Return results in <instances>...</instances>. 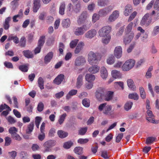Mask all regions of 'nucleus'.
<instances>
[{
	"label": "nucleus",
	"instance_id": "42",
	"mask_svg": "<svg viewBox=\"0 0 159 159\" xmlns=\"http://www.w3.org/2000/svg\"><path fill=\"white\" fill-rule=\"evenodd\" d=\"M70 19L68 18L63 20L62 23V25L64 28H67L69 27Z\"/></svg>",
	"mask_w": 159,
	"mask_h": 159
},
{
	"label": "nucleus",
	"instance_id": "4",
	"mask_svg": "<svg viewBox=\"0 0 159 159\" xmlns=\"http://www.w3.org/2000/svg\"><path fill=\"white\" fill-rule=\"evenodd\" d=\"M111 29V26L109 25L103 26L98 30V35L100 37L110 35Z\"/></svg>",
	"mask_w": 159,
	"mask_h": 159
},
{
	"label": "nucleus",
	"instance_id": "11",
	"mask_svg": "<svg viewBox=\"0 0 159 159\" xmlns=\"http://www.w3.org/2000/svg\"><path fill=\"white\" fill-rule=\"evenodd\" d=\"M134 36L133 32L130 33L129 34H126L125 35L123 39V42L125 45L129 43L133 39Z\"/></svg>",
	"mask_w": 159,
	"mask_h": 159
},
{
	"label": "nucleus",
	"instance_id": "60",
	"mask_svg": "<svg viewBox=\"0 0 159 159\" xmlns=\"http://www.w3.org/2000/svg\"><path fill=\"white\" fill-rule=\"evenodd\" d=\"M8 122L11 124H13L16 123V120L11 116H9L6 118Z\"/></svg>",
	"mask_w": 159,
	"mask_h": 159
},
{
	"label": "nucleus",
	"instance_id": "32",
	"mask_svg": "<svg viewBox=\"0 0 159 159\" xmlns=\"http://www.w3.org/2000/svg\"><path fill=\"white\" fill-rule=\"evenodd\" d=\"M127 85L128 87L133 90L135 89V87L134 84V82L133 80L131 79H129L127 81Z\"/></svg>",
	"mask_w": 159,
	"mask_h": 159
},
{
	"label": "nucleus",
	"instance_id": "8",
	"mask_svg": "<svg viewBox=\"0 0 159 159\" xmlns=\"http://www.w3.org/2000/svg\"><path fill=\"white\" fill-rule=\"evenodd\" d=\"M87 14L86 12H83L77 20V22L79 25L83 23H86L87 21L86 19L87 18Z\"/></svg>",
	"mask_w": 159,
	"mask_h": 159
},
{
	"label": "nucleus",
	"instance_id": "36",
	"mask_svg": "<svg viewBox=\"0 0 159 159\" xmlns=\"http://www.w3.org/2000/svg\"><path fill=\"white\" fill-rule=\"evenodd\" d=\"M74 151L75 153L78 155H81L83 152V148L80 147H75L74 149Z\"/></svg>",
	"mask_w": 159,
	"mask_h": 159
},
{
	"label": "nucleus",
	"instance_id": "27",
	"mask_svg": "<svg viewBox=\"0 0 159 159\" xmlns=\"http://www.w3.org/2000/svg\"><path fill=\"white\" fill-rule=\"evenodd\" d=\"M102 37V43L104 44H107L111 40V36L110 35Z\"/></svg>",
	"mask_w": 159,
	"mask_h": 159
},
{
	"label": "nucleus",
	"instance_id": "34",
	"mask_svg": "<svg viewBox=\"0 0 159 159\" xmlns=\"http://www.w3.org/2000/svg\"><path fill=\"white\" fill-rule=\"evenodd\" d=\"M45 36H42L40 37L38 43V46L42 47L45 43Z\"/></svg>",
	"mask_w": 159,
	"mask_h": 159
},
{
	"label": "nucleus",
	"instance_id": "39",
	"mask_svg": "<svg viewBox=\"0 0 159 159\" xmlns=\"http://www.w3.org/2000/svg\"><path fill=\"white\" fill-rule=\"evenodd\" d=\"M66 116V114L64 113L59 116L58 120V122L60 125H61L63 124Z\"/></svg>",
	"mask_w": 159,
	"mask_h": 159
},
{
	"label": "nucleus",
	"instance_id": "19",
	"mask_svg": "<svg viewBox=\"0 0 159 159\" xmlns=\"http://www.w3.org/2000/svg\"><path fill=\"white\" fill-rule=\"evenodd\" d=\"M53 57V53L51 52L48 53L45 57L44 62L45 63L47 64L49 63Z\"/></svg>",
	"mask_w": 159,
	"mask_h": 159
},
{
	"label": "nucleus",
	"instance_id": "30",
	"mask_svg": "<svg viewBox=\"0 0 159 159\" xmlns=\"http://www.w3.org/2000/svg\"><path fill=\"white\" fill-rule=\"evenodd\" d=\"M115 56L111 55L109 56L107 59V63L109 65H112L115 62Z\"/></svg>",
	"mask_w": 159,
	"mask_h": 159
},
{
	"label": "nucleus",
	"instance_id": "24",
	"mask_svg": "<svg viewBox=\"0 0 159 159\" xmlns=\"http://www.w3.org/2000/svg\"><path fill=\"white\" fill-rule=\"evenodd\" d=\"M132 11V8L130 5H128L125 7V10L124 11V14L126 16H128Z\"/></svg>",
	"mask_w": 159,
	"mask_h": 159
},
{
	"label": "nucleus",
	"instance_id": "63",
	"mask_svg": "<svg viewBox=\"0 0 159 159\" xmlns=\"http://www.w3.org/2000/svg\"><path fill=\"white\" fill-rule=\"evenodd\" d=\"M37 110L39 112L42 111L44 108V105L42 102H39L37 106Z\"/></svg>",
	"mask_w": 159,
	"mask_h": 159
},
{
	"label": "nucleus",
	"instance_id": "59",
	"mask_svg": "<svg viewBox=\"0 0 159 159\" xmlns=\"http://www.w3.org/2000/svg\"><path fill=\"white\" fill-rule=\"evenodd\" d=\"M154 0H151L146 6V9L148 10H150L152 7V6L154 4Z\"/></svg>",
	"mask_w": 159,
	"mask_h": 159
},
{
	"label": "nucleus",
	"instance_id": "62",
	"mask_svg": "<svg viewBox=\"0 0 159 159\" xmlns=\"http://www.w3.org/2000/svg\"><path fill=\"white\" fill-rule=\"evenodd\" d=\"M56 133V130L53 128H52L49 131L48 136L50 137H52L54 136Z\"/></svg>",
	"mask_w": 159,
	"mask_h": 159
},
{
	"label": "nucleus",
	"instance_id": "50",
	"mask_svg": "<svg viewBox=\"0 0 159 159\" xmlns=\"http://www.w3.org/2000/svg\"><path fill=\"white\" fill-rule=\"evenodd\" d=\"M79 40L78 39H75L70 42V48H75L78 43Z\"/></svg>",
	"mask_w": 159,
	"mask_h": 159
},
{
	"label": "nucleus",
	"instance_id": "52",
	"mask_svg": "<svg viewBox=\"0 0 159 159\" xmlns=\"http://www.w3.org/2000/svg\"><path fill=\"white\" fill-rule=\"evenodd\" d=\"M20 46L21 47H25L26 44V39L24 36L22 37L20 41Z\"/></svg>",
	"mask_w": 159,
	"mask_h": 159
},
{
	"label": "nucleus",
	"instance_id": "61",
	"mask_svg": "<svg viewBox=\"0 0 159 159\" xmlns=\"http://www.w3.org/2000/svg\"><path fill=\"white\" fill-rule=\"evenodd\" d=\"M108 14L105 8L100 10L99 11V14L101 16H106Z\"/></svg>",
	"mask_w": 159,
	"mask_h": 159
},
{
	"label": "nucleus",
	"instance_id": "37",
	"mask_svg": "<svg viewBox=\"0 0 159 159\" xmlns=\"http://www.w3.org/2000/svg\"><path fill=\"white\" fill-rule=\"evenodd\" d=\"M108 0H98V4L101 7H103L107 5L108 3Z\"/></svg>",
	"mask_w": 159,
	"mask_h": 159
},
{
	"label": "nucleus",
	"instance_id": "23",
	"mask_svg": "<svg viewBox=\"0 0 159 159\" xmlns=\"http://www.w3.org/2000/svg\"><path fill=\"white\" fill-rule=\"evenodd\" d=\"M112 77L115 79H118L121 78V74L120 72L116 70H113L111 72Z\"/></svg>",
	"mask_w": 159,
	"mask_h": 159
},
{
	"label": "nucleus",
	"instance_id": "29",
	"mask_svg": "<svg viewBox=\"0 0 159 159\" xmlns=\"http://www.w3.org/2000/svg\"><path fill=\"white\" fill-rule=\"evenodd\" d=\"M57 134L59 137L61 139H63L66 137L68 135V134L67 132L62 130H58Z\"/></svg>",
	"mask_w": 159,
	"mask_h": 159
},
{
	"label": "nucleus",
	"instance_id": "49",
	"mask_svg": "<svg viewBox=\"0 0 159 159\" xmlns=\"http://www.w3.org/2000/svg\"><path fill=\"white\" fill-rule=\"evenodd\" d=\"M129 98L130 99H133L134 100H137L139 99V96L136 93H134L129 94Z\"/></svg>",
	"mask_w": 159,
	"mask_h": 159
},
{
	"label": "nucleus",
	"instance_id": "28",
	"mask_svg": "<svg viewBox=\"0 0 159 159\" xmlns=\"http://www.w3.org/2000/svg\"><path fill=\"white\" fill-rule=\"evenodd\" d=\"M34 122L33 121L30 122L27 126V127L26 129V133L28 134H30L32 132L34 129Z\"/></svg>",
	"mask_w": 159,
	"mask_h": 159
},
{
	"label": "nucleus",
	"instance_id": "57",
	"mask_svg": "<svg viewBox=\"0 0 159 159\" xmlns=\"http://www.w3.org/2000/svg\"><path fill=\"white\" fill-rule=\"evenodd\" d=\"M5 146H7L9 145L11 143V138L7 136L5 138Z\"/></svg>",
	"mask_w": 159,
	"mask_h": 159
},
{
	"label": "nucleus",
	"instance_id": "35",
	"mask_svg": "<svg viewBox=\"0 0 159 159\" xmlns=\"http://www.w3.org/2000/svg\"><path fill=\"white\" fill-rule=\"evenodd\" d=\"M159 34V26L157 25L154 26L152 32V36H155Z\"/></svg>",
	"mask_w": 159,
	"mask_h": 159
},
{
	"label": "nucleus",
	"instance_id": "5",
	"mask_svg": "<svg viewBox=\"0 0 159 159\" xmlns=\"http://www.w3.org/2000/svg\"><path fill=\"white\" fill-rule=\"evenodd\" d=\"M105 93V90L104 89L102 88L98 89L96 92V97L97 100L101 101L103 99Z\"/></svg>",
	"mask_w": 159,
	"mask_h": 159
},
{
	"label": "nucleus",
	"instance_id": "38",
	"mask_svg": "<svg viewBox=\"0 0 159 159\" xmlns=\"http://www.w3.org/2000/svg\"><path fill=\"white\" fill-rule=\"evenodd\" d=\"M153 69L152 66H150L148 69V70L146 73V77L147 79L150 78L152 77L151 71Z\"/></svg>",
	"mask_w": 159,
	"mask_h": 159
},
{
	"label": "nucleus",
	"instance_id": "20",
	"mask_svg": "<svg viewBox=\"0 0 159 159\" xmlns=\"http://www.w3.org/2000/svg\"><path fill=\"white\" fill-rule=\"evenodd\" d=\"M40 0H34V6L33 11L34 12H37L38 10L40 7Z\"/></svg>",
	"mask_w": 159,
	"mask_h": 159
},
{
	"label": "nucleus",
	"instance_id": "64",
	"mask_svg": "<svg viewBox=\"0 0 159 159\" xmlns=\"http://www.w3.org/2000/svg\"><path fill=\"white\" fill-rule=\"evenodd\" d=\"M89 141L88 139H80L78 140V142L81 144H84L87 143Z\"/></svg>",
	"mask_w": 159,
	"mask_h": 159
},
{
	"label": "nucleus",
	"instance_id": "9",
	"mask_svg": "<svg viewBox=\"0 0 159 159\" xmlns=\"http://www.w3.org/2000/svg\"><path fill=\"white\" fill-rule=\"evenodd\" d=\"M122 48L121 46H117L115 48L114 51V56L117 59L120 58L122 56Z\"/></svg>",
	"mask_w": 159,
	"mask_h": 159
},
{
	"label": "nucleus",
	"instance_id": "43",
	"mask_svg": "<svg viewBox=\"0 0 159 159\" xmlns=\"http://www.w3.org/2000/svg\"><path fill=\"white\" fill-rule=\"evenodd\" d=\"M19 69L21 71L26 72L28 71L29 68L26 65H21L19 66Z\"/></svg>",
	"mask_w": 159,
	"mask_h": 159
},
{
	"label": "nucleus",
	"instance_id": "10",
	"mask_svg": "<svg viewBox=\"0 0 159 159\" xmlns=\"http://www.w3.org/2000/svg\"><path fill=\"white\" fill-rule=\"evenodd\" d=\"M86 62V60L85 57L82 56H80L76 59L75 64L76 66H80L84 65Z\"/></svg>",
	"mask_w": 159,
	"mask_h": 159
},
{
	"label": "nucleus",
	"instance_id": "14",
	"mask_svg": "<svg viewBox=\"0 0 159 159\" xmlns=\"http://www.w3.org/2000/svg\"><path fill=\"white\" fill-rule=\"evenodd\" d=\"M99 70L100 67L97 65H93L88 69L89 72L93 74H96L98 72Z\"/></svg>",
	"mask_w": 159,
	"mask_h": 159
},
{
	"label": "nucleus",
	"instance_id": "21",
	"mask_svg": "<svg viewBox=\"0 0 159 159\" xmlns=\"http://www.w3.org/2000/svg\"><path fill=\"white\" fill-rule=\"evenodd\" d=\"M75 34L76 36L81 35H83L84 33V30L80 27H78L75 29L74 30Z\"/></svg>",
	"mask_w": 159,
	"mask_h": 159
},
{
	"label": "nucleus",
	"instance_id": "2",
	"mask_svg": "<svg viewBox=\"0 0 159 159\" xmlns=\"http://www.w3.org/2000/svg\"><path fill=\"white\" fill-rule=\"evenodd\" d=\"M112 107L106 103L101 104L98 107V109L100 111H102L105 115H111Z\"/></svg>",
	"mask_w": 159,
	"mask_h": 159
},
{
	"label": "nucleus",
	"instance_id": "33",
	"mask_svg": "<svg viewBox=\"0 0 159 159\" xmlns=\"http://www.w3.org/2000/svg\"><path fill=\"white\" fill-rule=\"evenodd\" d=\"M65 8V4L64 2L61 3L60 6L59 13L60 14L63 15L64 14V11Z\"/></svg>",
	"mask_w": 159,
	"mask_h": 159
},
{
	"label": "nucleus",
	"instance_id": "22",
	"mask_svg": "<svg viewBox=\"0 0 159 159\" xmlns=\"http://www.w3.org/2000/svg\"><path fill=\"white\" fill-rule=\"evenodd\" d=\"M113 92L111 91L108 92L106 94H104V99L105 101H109L111 100L113 96Z\"/></svg>",
	"mask_w": 159,
	"mask_h": 159
},
{
	"label": "nucleus",
	"instance_id": "18",
	"mask_svg": "<svg viewBox=\"0 0 159 159\" xmlns=\"http://www.w3.org/2000/svg\"><path fill=\"white\" fill-rule=\"evenodd\" d=\"M95 79V76L91 74L87 73L85 76V80L88 82L93 83Z\"/></svg>",
	"mask_w": 159,
	"mask_h": 159
},
{
	"label": "nucleus",
	"instance_id": "44",
	"mask_svg": "<svg viewBox=\"0 0 159 159\" xmlns=\"http://www.w3.org/2000/svg\"><path fill=\"white\" fill-rule=\"evenodd\" d=\"M133 105V103L132 102H127L125 105V109L126 111H129L131 109Z\"/></svg>",
	"mask_w": 159,
	"mask_h": 159
},
{
	"label": "nucleus",
	"instance_id": "48",
	"mask_svg": "<svg viewBox=\"0 0 159 159\" xmlns=\"http://www.w3.org/2000/svg\"><path fill=\"white\" fill-rule=\"evenodd\" d=\"M90 100L88 99L85 98L82 100V104L85 107H88L90 106Z\"/></svg>",
	"mask_w": 159,
	"mask_h": 159
},
{
	"label": "nucleus",
	"instance_id": "53",
	"mask_svg": "<svg viewBox=\"0 0 159 159\" xmlns=\"http://www.w3.org/2000/svg\"><path fill=\"white\" fill-rule=\"evenodd\" d=\"M8 39L9 40H13V42L16 44L19 42V39L16 36H11L9 37Z\"/></svg>",
	"mask_w": 159,
	"mask_h": 159
},
{
	"label": "nucleus",
	"instance_id": "3",
	"mask_svg": "<svg viewBox=\"0 0 159 159\" xmlns=\"http://www.w3.org/2000/svg\"><path fill=\"white\" fill-rule=\"evenodd\" d=\"M135 63L134 60L132 59H129L126 61L123 65L121 69L124 71H127L132 69Z\"/></svg>",
	"mask_w": 159,
	"mask_h": 159
},
{
	"label": "nucleus",
	"instance_id": "40",
	"mask_svg": "<svg viewBox=\"0 0 159 159\" xmlns=\"http://www.w3.org/2000/svg\"><path fill=\"white\" fill-rule=\"evenodd\" d=\"M38 84L39 86L41 89H43L44 87V81L43 79L41 77H39L38 80Z\"/></svg>",
	"mask_w": 159,
	"mask_h": 159
},
{
	"label": "nucleus",
	"instance_id": "16",
	"mask_svg": "<svg viewBox=\"0 0 159 159\" xmlns=\"http://www.w3.org/2000/svg\"><path fill=\"white\" fill-rule=\"evenodd\" d=\"M64 75L62 74L58 75L54 80V83L57 85H59L64 79Z\"/></svg>",
	"mask_w": 159,
	"mask_h": 159
},
{
	"label": "nucleus",
	"instance_id": "15",
	"mask_svg": "<svg viewBox=\"0 0 159 159\" xmlns=\"http://www.w3.org/2000/svg\"><path fill=\"white\" fill-rule=\"evenodd\" d=\"M84 46V42L80 41L79 42L76 47L75 50V53L78 54L80 53L83 49Z\"/></svg>",
	"mask_w": 159,
	"mask_h": 159
},
{
	"label": "nucleus",
	"instance_id": "55",
	"mask_svg": "<svg viewBox=\"0 0 159 159\" xmlns=\"http://www.w3.org/2000/svg\"><path fill=\"white\" fill-rule=\"evenodd\" d=\"M54 41V38L52 37L49 38L46 42L47 45L48 46H50L52 45Z\"/></svg>",
	"mask_w": 159,
	"mask_h": 159
},
{
	"label": "nucleus",
	"instance_id": "56",
	"mask_svg": "<svg viewBox=\"0 0 159 159\" xmlns=\"http://www.w3.org/2000/svg\"><path fill=\"white\" fill-rule=\"evenodd\" d=\"M99 16L100 15L97 13L94 14L92 16V21L93 22L95 23L98 20L99 18Z\"/></svg>",
	"mask_w": 159,
	"mask_h": 159
},
{
	"label": "nucleus",
	"instance_id": "26",
	"mask_svg": "<svg viewBox=\"0 0 159 159\" xmlns=\"http://www.w3.org/2000/svg\"><path fill=\"white\" fill-rule=\"evenodd\" d=\"M11 20V17L10 16L6 18L5 20V22L3 24V27L5 30L8 29L10 27L9 22Z\"/></svg>",
	"mask_w": 159,
	"mask_h": 159
},
{
	"label": "nucleus",
	"instance_id": "13",
	"mask_svg": "<svg viewBox=\"0 0 159 159\" xmlns=\"http://www.w3.org/2000/svg\"><path fill=\"white\" fill-rule=\"evenodd\" d=\"M119 16V13L118 11H115L109 16L108 21L110 22L114 21Z\"/></svg>",
	"mask_w": 159,
	"mask_h": 159
},
{
	"label": "nucleus",
	"instance_id": "58",
	"mask_svg": "<svg viewBox=\"0 0 159 159\" xmlns=\"http://www.w3.org/2000/svg\"><path fill=\"white\" fill-rule=\"evenodd\" d=\"M123 65V63L120 61H117L114 65V67L116 68H119L121 67Z\"/></svg>",
	"mask_w": 159,
	"mask_h": 159
},
{
	"label": "nucleus",
	"instance_id": "25",
	"mask_svg": "<svg viewBox=\"0 0 159 159\" xmlns=\"http://www.w3.org/2000/svg\"><path fill=\"white\" fill-rule=\"evenodd\" d=\"M83 75L82 74L80 75L77 79L76 83V87L78 88H80L83 84Z\"/></svg>",
	"mask_w": 159,
	"mask_h": 159
},
{
	"label": "nucleus",
	"instance_id": "12",
	"mask_svg": "<svg viewBox=\"0 0 159 159\" xmlns=\"http://www.w3.org/2000/svg\"><path fill=\"white\" fill-rule=\"evenodd\" d=\"M97 33V31L95 29H91L84 34V36L86 39H92L96 36Z\"/></svg>",
	"mask_w": 159,
	"mask_h": 159
},
{
	"label": "nucleus",
	"instance_id": "45",
	"mask_svg": "<svg viewBox=\"0 0 159 159\" xmlns=\"http://www.w3.org/2000/svg\"><path fill=\"white\" fill-rule=\"evenodd\" d=\"M133 23L132 22H131L127 26L125 29V32L128 33H129L131 32V33L132 32L131 31L133 28Z\"/></svg>",
	"mask_w": 159,
	"mask_h": 159
},
{
	"label": "nucleus",
	"instance_id": "7",
	"mask_svg": "<svg viewBox=\"0 0 159 159\" xmlns=\"http://www.w3.org/2000/svg\"><path fill=\"white\" fill-rule=\"evenodd\" d=\"M54 145V142L53 140H50L45 142L43 144L44 148L43 152H50L51 150V148Z\"/></svg>",
	"mask_w": 159,
	"mask_h": 159
},
{
	"label": "nucleus",
	"instance_id": "41",
	"mask_svg": "<svg viewBox=\"0 0 159 159\" xmlns=\"http://www.w3.org/2000/svg\"><path fill=\"white\" fill-rule=\"evenodd\" d=\"M88 129V127H85L80 128L78 131L79 134L80 135H84Z\"/></svg>",
	"mask_w": 159,
	"mask_h": 159
},
{
	"label": "nucleus",
	"instance_id": "17",
	"mask_svg": "<svg viewBox=\"0 0 159 159\" xmlns=\"http://www.w3.org/2000/svg\"><path fill=\"white\" fill-rule=\"evenodd\" d=\"M100 76L102 78L106 80L108 76V72L106 68L104 67H102L100 70Z\"/></svg>",
	"mask_w": 159,
	"mask_h": 159
},
{
	"label": "nucleus",
	"instance_id": "51",
	"mask_svg": "<svg viewBox=\"0 0 159 159\" xmlns=\"http://www.w3.org/2000/svg\"><path fill=\"white\" fill-rule=\"evenodd\" d=\"M140 93L141 97L143 99H145L146 98V93L144 88L142 87L139 88Z\"/></svg>",
	"mask_w": 159,
	"mask_h": 159
},
{
	"label": "nucleus",
	"instance_id": "6",
	"mask_svg": "<svg viewBox=\"0 0 159 159\" xmlns=\"http://www.w3.org/2000/svg\"><path fill=\"white\" fill-rule=\"evenodd\" d=\"M150 14L148 13H146L143 17L141 20L140 24L142 26L145 25L146 26H148L152 22V19L148 20Z\"/></svg>",
	"mask_w": 159,
	"mask_h": 159
},
{
	"label": "nucleus",
	"instance_id": "31",
	"mask_svg": "<svg viewBox=\"0 0 159 159\" xmlns=\"http://www.w3.org/2000/svg\"><path fill=\"white\" fill-rule=\"evenodd\" d=\"M23 53L24 56L27 58H32L33 57L32 52L29 50H24Z\"/></svg>",
	"mask_w": 159,
	"mask_h": 159
},
{
	"label": "nucleus",
	"instance_id": "1",
	"mask_svg": "<svg viewBox=\"0 0 159 159\" xmlns=\"http://www.w3.org/2000/svg\"><path fill=\"white\" fill-rule=\"evenodd\" d=\"M101 59V57L98 53L90 51L88 54V61L91 65L98 63Z\"/></svg>",
	"mask_w": 159,
	"mask_h": 159
},
{
	"label": "nucleus",
	"instance_id": "54",
	"mask_svg": "<svg viewBox=\"0 0 159 159\" xmlns=\"http://www.w3.org/2000/svg\"><path fill=\"white\" fill-rule=\"evenodd\" d=\"M86 22H87V24L83 25L82 27H81L83 29V30H84V32L89 29L90 27V23L88 22V21H87Z\"/></svg>",
	"mask_w": 159,
	"mask_h": 159
},
{
	"label": "nucleus",
	"instance_id": "47",
	"mask_svg": "<svg viewBox=\"0 0 159 159\" xmlns=\"http://www.w3.org/2000/svg\"><path fill=\"white\" fill-rule=\"evenodd\" d=\"M17 129L15 127H10L8 130L9 133L12 136L17 132Z\"/></svg>",
	"mask_w": 159,
	"mask_h": 159
},
{
	"label": "nucleus",
	"instance_id": "46",
	"mask_svg": "<svg viewBox=\"0 0 159 159\" xmlns=\"http://www.w3.org/2000/svg\"><path fill=\"white\" fill-rule=\"evenodd\" d=\"M93 86V83L91 82L86 83L84 85L85 89L89 90L91 89Z\"/></svg>",
	"mask_w": 159,
	"mask_h": 159
}]
</instances>
